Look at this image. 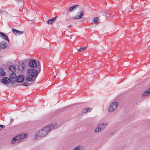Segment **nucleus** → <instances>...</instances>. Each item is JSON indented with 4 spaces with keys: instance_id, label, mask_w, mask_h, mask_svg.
Listing matches in <instances>:
<instances>
[{
    "instance_id": "obj_1",
    "label": "nucleus",
    "mask_w": 150,
    "mask_h": 150,
    "mask_svg": "<svg viewBox=\"0 0 150 150\" xmlns=\"http://www.w3.org/2000/svg\"><path fill=\"white\" fill-rule=\"evenodd\" d=\"M57 125V124L54 123L52 125H50L48 126L44 127L43 129L39 130L37 135L35 136V138L36 139L38 137H43L47 135L48 132L51 129H52Z\"/></svg>"
},
{
    "instance_id": "obj_2",
    "label": "nucleus",
    "mask_w": 150,
    "mask_h": 150,
    "mask_svg": "<svg viewBox=\"0 0 150 150\" xmlns=\"http://www.w3.org/2000/svg\"><path fill=\"white\" fill-rule=\"evenodd\" d=\"M40 71L35 69H30L28 70V75L26 78V80L30 82L35 80Z\"/></svg>"
},
{
    "instance_id": "obj_3",
    "label": "nucleus",
    "mask_w": 150,
    "mask_h": 150,
    "mask_svg": "<svg viewBox=\"0 0 150 150\" xmlns=\"http://www.w3.org/2000/svg\"><path fill=\"white\" fill-rule=\"evenodd\" d=\"M27 137V134L26 133H23L20 135H18L14 137L12 139L11 143L13 144L19 140L20 139H24Z\"/></svg>"
},
{
    "instance_id": "obj_4",
    "label": "nucleus",
    "mask_w": 150,
    "mask_h": 150,
    "mask_svg": "<svg viewBox=\"0 0 150 150\" xmlns=\"http://www.w3.org/2000/svg\"><path fill=\"white\" fill-rule=\"evenodd\" d=\"M118 103L116 102H114L111 103L109 105L108 111L110 112H112L115 111L117 109Z\"/></svg>"
},
{
    "instance_id": "obj_5",
    "label": "nucleus",
    "mask_w": 150,
    "mask_h": 150,
    "mask_svg": "<svg viewBox=\"0 0 150 150\" xmlns=\"http://www.w3.org/2000/svg\"><path fill=\"white\" fill-rule=\"evenodd\" d=\"M40 63L38 62L37 64V62L34 60H31L29 63V66L31 67H35L37 65L39 66L40 65Z\"/></svg>"
},
{
    "instance_id": "obj_6",
    "label": "nucleus",
    "mask_w": 150,
    "mask_h": 150,
    "mask_svg": "<svg viewBox=\"0 0 150 150\" xmlns=\"http://www.w3.org/2000/svg\"><path fill=\"white\" fill-rule=\"evenodd\" d=\"M17 76L15 73H12L10 76V78L11 80L10 83L11 84H13L16 82Z\"/></svg>"
},
{
    "instance_id": "obj_7",
    "label": "nucleus",
    "mask_w": 150,
    "mask_h": 150,
    "mask_svg": "<svg viewBox=\"0 0 150 150\" xmlns=\"http://www.w3.org/2000/svg\"><path fill=\"white\" fill-rule=\"evenodd\" d=\"M84 11H81L78 13L75 16L74 18L75 19H79L82 18L83 17V15L84 14Z\"/></svg>"
},
{
    "instance_id": "obj_8",
    "label": "nucleus",
    "mask_w": 150,
    "mask_h": 150,
    "mask_svg": "<svg viewBox=\"0 0 150 150\" xmlns=\"http://www.w3.org/2000/svg\"><path fill=\"white\" fill-rule=\"evenodd\" d=\"M12 31L16 35H20L24 33L23 31H20L15 29H12Z\"/></svg>"
},
{
    "instance_id": "obj_9",
    "label": "nucleus",
    "mask_w": 150,
    "mask_h": 150,
    "mask_svg": "<svg viewBox=\"0 0 150 150\" xmlns=\"http://www.w3.org/2000/svg\"><path fill=\"white\" fill-rule=\"evenodd\" d=\"M24 79V76L22 75H20L18 77L17 76L16 79V82L21 83L23 81Z\"/></svg>"
},
{
    "instance_id": "obj_10",
    "label": "nucleus",
    "mask_w": 150,
    "mask_h": 150,
    "mask_svg": "<svg viewBox=\"0 0 150 150\" xmlns=\"http://www.w3.org/2000/svg\"><path fill=\"white\" fill-rule=\"evenodd\" d=\"M2 83L4 84L8 83L10 81V79L6 77H4L2 80Z\"/></svg>"
},
{
    "instance_id": "obj_11",
    "label": "nucleus",
    "mask_w": 150,
    "mask_h": 150,
    "mask_svg": "<svg viewBox=\"0 0 150 150\" xmlns=\"http://www.w3.org/2000/svg\"><path fill=\"white\" fill-rule=\"evenodd\" d=\"M98 125L102 130H104L108 125V123L107 122H105L104 123L100 124Z\"/></svg>"
},
{
    "instance_id": "obj_12",
    "label": "nucleus",
    "mask_w": 150,
    "mask_h": 150,
    "mask_svg": "<svg viewBox=\"0 0 150 150\" xmlns=\"http://www.w3.org/2000/svg\"><path fill=\"white\" fill-rule=\"evenodd\" d=\"M7 46V44L4 41L1 42L0 44V47L2 49L6 48Z\"/></svg>"
},
{
    "instance_id": "obj_13",
    "label": "nucleus",
    "mask_w": 150,
    "mask_h": 150,
    "mask_svg": "<svg viewBox=\"0 0 150 150\" xmlns=\"http://www.w3.org/2000/svg\"><path fill=\"white\" fill-rule=\"evenodd\" d=\"M57 18V17H54L51 19L48 20L47 21V23L50 24H52L55 21Z\"/></svg>"
},
{
    "instance_id": "obj_14",
    "label": "nucleus",
    "mask_w": 150,
    "mask_h": 150,
    "mask_svg": "<svg viewBox=\"0 0 150 150\" xmlns=\"http://www.w3.org/2000/svg\"><path fill=\"white\" fill-rule=\"evenodd\" d=\"M78 6H79V5H77L72 6L69 8V11L70 12H72V11L76 10Z\"/></svg>"
},
{
    "instance_id": "obj_15",
    "label": "nucleus",
    "mask_w": 150,
    "mask_h": 150,
    "mask_svg": "<svg viewBox=\"0 0 150 150\" xmlns=\"http://www.w3.org/2000/svg\"><path fill=\"white\" fill-rule=\"evenodd\" d=\"M0 37L3 38L4 40H7L8 42H9L8 38L7 35H6L1 33V36H0Z\"/></svg>"
},
{
    "instance_id": "obj_16",
    "label": "nucleus",
    "mask_w": 150,
    "mask_h": 150,
    "mask_svg": "<svg viewBox=\"0 0 150 150\" xmlns=\"http://www.w3.org/2000/svg\"><path fill=\"white\" fill-rule=\"evenodd\" d=\"M6 74L4 69H0V77L4 76Z\"/></svg>"
},
{
    "instance_id": "obj_17",
    "label": "nucleus",
    "mask_w": 150,
    "mask_h": 150,
    "mask_svg": "<svg viewBox=\"0 0 150 150\" xmlns=\"http://www.w3.org/2000/svg\"><path fill=\"white\" fill-rule=\"evenodd\" d=\"M83 147L82 146H79L75 147L73 150H83Z\"/></svg>"
},
{
    "instance_id": "obj_18",
    "label": "nucleus",
    "mask_w": 150,
    "mask_h": 150,
    "mask_svg": "<svg viewBox=\"0 0 150 150\" xmlns=\"http://www.w3.org/2000/svg\"><path fill=\"white\" fill-rule=\"evenodd\" d=\"M18 70L21 71H22L24 69V65L23 64H22L18 66Z\"/></svg>"
},
{
    "instance_id": "obj_19",
    "label": "nucleus",
    "mask_w": 150,
    "mask_h": 150,
    "mask_svg": "<svg viewBox=\"0 0 150 150\" xmlns=\"http://www.w3.org/2000/svg\"><path fill=\"white\" fill-rule=\"evenodd\" d=\"M150 93V88L148 89L143 94V96H146L148 95L149 93Z\"/></svg>"
},
{
    "instance_id": "obj_20",
    "label": "nucleus",
    "mask_w": 150,
    "mask_h": 150,
    "mask_svg": "<svg viewBox=\"0 0 150 150\" xmlns=\"http://www.w3.org/2000/svg\"><path fill=\"white\" fill-rule=\"evenodd\" d=\"M102 130L101 128L99 126V125H98L97 127L95 129L94 132L95 133H97L101 131Z\"/></svg>"
},
{
    "instance_id": "obj_21",
    "label": "nucleus",
    "mask_w": 150,
    "mask_h": 150,
    "mask_svg": "<svg viewBox=\"0 0 150 150\" xmlns=\"http://www.w3.org/2000/svg\"><path fill=\"white\" fill-rule=\"evenodd\" d=\"M92 109L90 108H86L83 110V112L84 113L90 112L92 110Z\"/></svg>"
},
{
    "instance_id": "obj_22",
    "label": "nucleus",
    "mask_w": 150,
    "mask_h": 150,
    "mask_svg": "<svg viewBox=\"0 0 150 150\" xmlns=\"http://www.w3.org/2000/svg\"><path fill=\"white\" fill-rule=\"evenodd\" d=\"M86 49V47H81L79 48V49H78L77 50L79 52H82L83 51L85 50Z\"/></svg>"
},
{
    "instance_id": "obj_23",
    "label": "nucleus",
    "mask_w": 150,
    "mask_h": 150,
    "mask_svg": "<svg viewBox=\"0 0 150 150\" xmlns=\"http://www.w3.org/2000/svg\"><path fill=\"white\" fill-rule=\"evenodd\" d=\"M8 69L11 71H13L14 70L15 68L13 66H11L9 67Z\"/></svg>"
},
{
    "instance_id": "obj_24",
    "label": "nucleus",
    "mask_w": 150,
    "mask_h": 150,
    "mask_svg": "<svg viewBox=\"0 0 150 150\" xmlns=\"http://www.w3.org/2000/svg\"><path fill=\"white\" fill-rule=\"evenodd\" d=\"M23 85L25 86H28L29 85V83L28 82H25L23 83Z\"/></svg>"
},
{
    "instance_id": "obj_25",
    "label": "nucleus",
    "mask_w": 150,
    "mask_h": 150,
    "mask_svg": "<svg viewBox=\"0 0 150 150\" xmlns=\"http://www.w3.org/2000/svg\"><path fill=\"white\" fill-rule=\"evenodd\" d=\"M98 18H97V17H95L94 18V22L95 23H96L98 21Z\"/></svg>"
},
{
    "instance_id": "obj_26",
    "label": "nucleus",
    "mask_w": 150,
    "mask_h": 150,
    "mask_svg": "<svg viewBox=\"0 0 150 150\" xmlns=\"http://www.w3.org/2000/svg\"><path fill=\"white\" fill-rule=\"evenodd\" d=\"M5 126L4 125H0V131L3 128H5Z\"/></svg>"
},
{
    "instance_id": "obj_27",
    "label": "nucleus",
    "mask_w": 150,
    "mask_h": 150,
    "mask_svg": "<svg viewBox=\"0 0 150 150\" xmlns=\"http://www.w3.org/2000/svg\"><path fill=\"white\" fill-rule=\"evenodd\" d=\"M71 27V25H69L68 26V28H70Z\"/></svg>"
},
{
    "instance_id": "obj_28",
    "label": "nucleus",
    "mask_w": 150,
    "mask_h": 150,
    "mask_svg": "<svg viewBox=\"0 0 150 150\" xmlns=\"http://www.w3.org/2000/svg\"><path fill=\"white\" fill-rule=\"evenodd\" d=\"M1 32H0V36H1Z\"/></svg>"
}]
</instances>
